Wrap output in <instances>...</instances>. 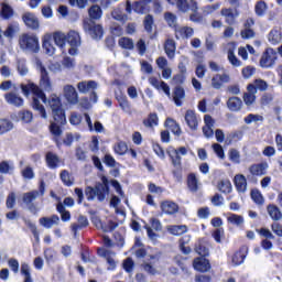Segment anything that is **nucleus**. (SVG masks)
<instances>
[{
  "label": "nucleus",
  "mask_w": 282,
  "mask_h": 282,
  "mask_svg": "<svg viewBox=\"0 0 282 282\" xmlns=\"http://www.w3.org/2000/svg\"><path fill=\"white\" fill-rule=\"evenodd\" d=\"M36 68L40 70V87L34 83L22 84L21 89L25 96H30L32 94V107L35 111H39L41 118L46 120L47 112L45 111V105L47 102V97H45V93L43 91H52L53 85L52 79H50V74L45 66H43V62L41 59H36Z\"/></svg>",
  "instance_id": "1"
},
{
  "label": "nucleus",
  "mask_w": 282,
  "mask_h": 282,
  "mask_svg": "<svg viewBox=\"0 0 282 282\" xmlns=\"http://www.w3.org/2000/svg\"><path fill=\"white\" fill-rule=\"evenodd\" d=\"M88 14L90 19L84 20V30L91 39H102V26L96 24L95 21L102 18V9L98 4L89 8Z\"/></svg>",
  "instance_id": "2"
},
{
  "label": "nucleus",
  "mask_w": 282,
  "mask_h": 282,
  "mask_svg": "<svg viewBox=\"0 0 282 282\" xmlns=\"http://www.w3.org/2000/svg\"><path fill=\"white\" fill-rule=\"evenodd\" d=\"M85 195L88 202H94L96 197L98 202H105V197L109 195V186L102 183H98L95 187L87 186L85 188Z\"/></svg>",
  "instance_id": "3"
},
{
  "label": "nucleus",
  "mask_w": 282,
  "mask_h": 282,
  "mask_svg": "<svg viewBox=\"0 0 282 282\" xmlns=\"http://www.w3.org/2000/svg\"><path fill=\"white\" fill-rule=\"evenodd\" d=\"M19 45L22 52H32L33 54H36L39 50H41L39 37L30 33H24L19 37Z\"/></svg>",
  "instance_id": "4"
},
{
  "label": "nucleus",
  "mask_w": 282,
  "mask_h": 282,
  "mask_svg": "<svg viewBox=\"0 0 282 282\" xmlns=\"http://www.w3.org/2000/svg\"><path fill=\"white\" fill-rule=\"evenodd\" d=\"M48 105L53 111L54 121L58 124H65L67 120L65 119V110H63L61 98L56 95H53L48 99Z\"/></svg>",
  "instance_id": "5"
},
{
  "label": "nucleus",
  "mask_w": 282,
  "mask_h": 282,
  "mask_svg": "<svg viewBox=\"0 0 282 282\" xmlns=\"http://www.w3.org/2000/svg\"><path fill=\"white\" fill-rule=\"evenodd\" d=\"M276 58H279V53L272 47L267 48L260 58V67L264 69L274 67V65H276Z\"/></svg>",
  "instance_id": "6"
},
{
  "label": "nucleus",
  "mask_w": 282,
  "mask_h": 282,
  "mask_svg": "<svg viewBox=\"0 0 282 282\" xmlns=\"http://www.w3.org/2000/svg\"><path fill=\"white\" fill-rule=\"evenodd\" d=\"M167 154L172 160L173 166L180 169L182 166V155H187L188 150L185 147H181L178 149L169 148Z\"/></svg>",
  "instance_id": "7"
},
{
  "label": "nucleus",
  "mask_w": 282,
  "mask_h": 282,
  "mask_svg": "<svg viewBox=\"0 0 282 282\" xmlns=\"http://www.w3.org/2000/svg\"><path fill=\"white\" fill-rule=\"evenodd\" d=\"M66 41L70 45L68 54L70 56H76L78 54V47H80V34L76 31H69Z\"/></svg>",
  "instance_id": "8"
},
{
  "label": "nucleus",
  "mask_w": 282,
  "mask_h": 282,
  "mask_svg": "<svg viewBox=\"0 0 282 282\" xmlns=\"http://www.w3.org/2000/svg\"><path fill=\"white\" fill-rule=\"evenodd\" d=\"M45 195V181H41L39 191H32L23 194V202L26 204V206H30L32 202L36 200L39 196Z\"/></svg>",
  "instance_id": "9"
},
{
  "label": "nucleus",
  "mask_w": 282,
  "mask_h": 282,
  "mask_svg": "<svg viewBox=\"0 0 282 282\" xmlns=\"http://www.w3.org/2000/svg\"><path fill=\"white\" fill-rule=\"evenodd\" d=\"M64 98L68 102V105H78V91H76V87L73 85H66L63 88Z\"/></svg>",
  "instance_id": "10"
},
{
  "label": "nucleus",
  "mask_w": 282,
  "mask_h": 282,
  "mask_svg": "<svg viewBox=\"0 0 282 282\" xmlns=\"http://www.w3.org/2000/svg\"><path fill=\"white\" fill-rule=\"evenodd\" d=\"M176 8L180 10V12H188V10L192 12H197L199 10L197 1L195 0H177Z\"/></svg>",
  "instance_id": "11"
},
{
  "label": "nucleus",
  "mask_w": 282,
  "mask_h": 282,
  "mask_svg": "<svg viewBox=\"0 0 282 282\" xmlns=\"http://www.w3.org/2000/svg\"><path fill=\"white\" fill-rule=\"evenodd\" d=\"M268 169H270L268 162L256 163L249 166V173L253 177H262V175H265V173H268Z\"/></svg>",
  "instance_id": "12"
},
{
  "label": "nucleus",
  "mask_w": 282,
  "mask_h": 282,
  "mask_svg": "<svg viewBox=\"0 0 282 282\" xmlns=\"http://www.w3.org/2000/svg\"><path fill=\"white\" fill-rule=\"evenodd\" d=\"M204 123L205 126L203 127V133L205 138L210 139L215 135V119L210 117V115H205L204 117Z\"/></svg>",
  "instance_id": "13"
},
{
  "label": "nucleus",
  "mask_w": 282,
  "mask_h": 282,
  "mask_svg": "<svg viewBox=\"0 0 282 282\" xmlns=\"http://www.w3.org/2000/svg\"><path fill=\"white\" fill-rule=\"evenodd\" d=\"M220 14L225 18L228 25H235V23H237V18L239 17V11L237 9L224 8L221 9Z\"/></svg>",
  "instance_id": "14"
},
{
  "label": "nucleus",
  "mask_w": 282,
  "mask_h": 282,
  "mask_svg": "<svg viewBox=\"0 0 282 282\" xmlns=\"http://www.w3.org/2000/svg\"><path fill=\"white\" fill-rule=\"evenodd\" d=\"M226 83H230V75L226 73L216 74L212 78V87L214 89H221Z\"/></svg>",
  "instance_id": "15"
},
{
  "label": "nucleus",
  "mask_w": 282,
  "mask_h": 282,
  "mask_svg": "<svg viewBox=\"0 0 282 282\" xmlns=\"http://www.w3.org/2000/svg\"><path fill=\"white\" fill-rule=\"evenodd\" d=\"M99 257H104L108 263V270H116V260L113 257H116V252L109 250V249H99L98 250Z\"/></svg>",
  "instance_id": "16"
},
{
  "label": "nucleus",
  "mask_w": 282,
  "mask_h": 282,
  "mask_svg": "<svg viewBox=\"0 0 282 282\" xmlns=\"http://www.w3.org/2000/svg\"><path fill=\"white\" fill-rule=\"evenodd\" d=\"M42 47L48 56H54L56 54V47L54 46L52 34L47 33L44 35Z\"/></svg>",
  "instance_id": "17"
},
{
  "label": "nucleus",
  "mask_w": 282,
  "mask_h": 282,
  "mask_svg": "<svg viewBox=\"0 0 282 282\" xmlns=\"http://www.w3.org/2000/svg\"><path fill=\"white\" fill-rule=\"evenodd\" d=\"M23 23L26 25V28H30L31 30H39V18L32 12H25L22 15Z\"/></svg>",
  "instance_id": "18"
},
{
  "label": "nucleus",
  "mask_w": 282,
  "mask_h": 282,
  "mask_svg": "<svg viewBox=\"0 0 282 282\" xmlns=\"http://www.w3.org/2000/svg\"><path fill=\"white\" fill-rule=\"evenodd\" d=\"M149 83L150 85H152V87H154V89H158V90L162 89V91H164L166 97L171 98V87H169L165 82H161L156 77H150Z\"/></svg>",
  "instance_id": "19"
},
{
  "label": "nucleus",
  "mask_w": 282,
  "mask_h": 282,
  "mask_svg": "<svg viewBox=\"0 0 282 282\" xmlns=\"http://www.w3.org/2000/svg\"><path fill=\"white\" fill-rule=\"evenodd\" d=\"M161 210L165 215H175V213H178L180 206L173 200H163L161 203Z\"/></svg>",
  "instance_id": "20"
},
{
  "label": "nucleus",
  "mask_w": 282,
  "mask_h": 282,
  "mask_svg": "<svg viewBox=\"0 0 282 282\" xmlns=\"http://www.w3.org/2000/svg\"><path fill=\"white\" fill-rule=\"evenodd\" d=\"M19 32H21L19 22L13 21V22H10L7 29L3 31V36H6V39H9V41H12V39H14V36L19 34Z\"/></svg>",
  "instance_id": "21"
},
{
  "label": "nucleus",
  "mask_w": 282,
  "mask_h": 282,
  "mask_svg": "<svg viewBox=\"0 0 282 282\" xmlns=\"http://www.w3.org/2000/svg\"><path fill=\"white\" fill-rule=\"evenodd\" d=\"M247 91L243 95V101L247 107H250V105L254 104V100H257V87H254V84H249L247 87Z\"/></svg>",
  "instance_id": "22"
},
{
  "label": "nucleus",
  "mask_w": 282,
  "mask_h": 282,
  "mask_svg": "<svg viewBox=\"0 0 282 282\" xmlns=\"http://www.w3.org/2000/svg\"><path fill=\"white\" fill-rule=\"evenodd\" d=\"M185 122L192 129V131H197V127L199 124V120L197 119V115L193 110H187L185 113Z\"/></svg>",
  "instance_id": "23"
},
{
  "label": "nucleus",
  "mask_w": 282,
  "mask_h": 282,
  "mask_svg": "<svg viewBox=\"0 0 282 282\" xmlns=\"http://www.w3.org/2000/svg\"><path fill=\"white\" fill-rule=\"evenodd\" d=\"M193 267L197 272H208V270H210V262L208 259L200 257L194 260Z\"/></svg>",
  "instance_id": "24"
},
{
  "label": "nucleus",
  "mask_w": 282,
  "mask_h": 282,
  "mask_svg": "<svg viewBox=\"0 0 282 282\" xmlns=\"http://www.w3.org/2000/svg\"><path fill=\"white\" fill-rule=\"evenodd\" d=\"M234 183L238 193H246L248 191V180H246L243 174H237L234 177Z\"/></svg>",
  "instance_id": "25"
},
{
  "label": "nucleus",
  "mask_w": 282,
  "mask_h": 282,
  "mask_svg": "<svg viewBox=\"0 0 282 282\" xmlns=\"http://www.w3.org/2000/svg\"><path fill=\"white\" fill-rule=\"evenodd\" d=\"M199 186H202V183H199L197 174L189 173L187 175V188L191 191V193H197L199 191Z\"/></svg>",
  "instance_id": "26"
},
{
  "label": "nucleus",
  "mask_w": 282,
  "mask_h": 282,
  "mask_svg": "<svg viewBox=\"0 0 282 282\" xmlns=\"http://www.w3.org/2000/svg\"><path fill=\"white\" fill-rule=\"evenodd\" d=\"M195 31L191 26H178L175 29V39H191Z\"/></svg>",
  "instance_id": "27"
},
{
  "label": "nucleus",
  "mask_w": 282,
  "mask_h": 282,
  "mask_svg": "<svg viewBox=\"0 0 282 282\" xmlns=\"http://www.w3.org/2000/svg\"><path fill=\"white\" fill-rule=\"evenodd\" d=\"M97 88H98V83H96L94 80L79 82L77 84V89H78L79 94H88V91H91Z\"/></svg>",
  "instance_id": "28"
},
{
  "label": "nucleus",
  "mask_w": 282,
  "mask_h": 282,
  "mask_svg": "<svg viewBox=\"0 0 282 282\" xmlns=\"http://www.w3.org/2000/svg\"><path fill=\"white\" fill-rule=\"evenodd\" d=\"M4 100H7L8 105H13V107H23V98L17 93L6 94Z\"/></svg>",
  "instance_id": "29"
},
{
  "label": "nucleus",
  "mask_w": 282,
  "mask_h": 282,
  "mask_svg": "<svg viewBox=\"0 0 282 282\" xmlns=\"http://www.w3.org/2000/svg\"><path fill=\"white\" fill-rule=\"evenodd\" d=\"M247 256H248V247L243 246L240 248L239 251H237L232 256L231 261H232L234 265H241V263H243Z\"/></svg>",
  "instance_id": "30"
},
{
  "label": "nucleus",
  "mask_w": 282,
  "mask_h": 282,
  "mask_svg": "<svg viewBox=\"0 0 282 282\" xmlns=\"http://www.w3.org/2000/svg\"><path fill=\"white\" fill-rule=\"evenodd\" d=\"M241 107H243V101L239 97H230L227 100V108L229 109V111H241Z\"/></svg>",
  "instance_id": "31"
},
{
  "label": "nucleus",
  "mask_w": 282,
  "mask_h": 282,
  "mask_svg": "<svg viewBox=\"0 0 282 282\" xmlns=\"http://www.w3.org/2000/svg\"><path fill=\"white\" fill-rule=\"evenodd\" d=\"M40 225L43 226V228H52L53 226H58L61 218L58 215H53L50 217H42L40 218Z\"/></svg>",
  "instance_id": "32"
},
{
  "label": "nucleus",
  "mask_w": 282,
  "mask_h": 282,
  "mask_svg": "<svg viewBox=\"0 0 282 282\" xmlns=\"http://www.w3.org/2000/svg\"><path fill=\"white\" fill-rule=\"evenodd\" d=\"M117 101L119 102V107L120 109H122V111L124 113H128L129 116H131L132 110H131V102L129 101V99L127 98V96L123 95H118L116 97Z\"/></svg>",
  "instance_id": "33"
},
{
  "label": "nucleus",
  "mask_w": 282,
  "mask_h": 282,
  "mask_svg": "<svg viewBox=\"0 0 282 282\" xmlns=\"http://www.w3.org/2000/svg\"><path fill=\"white\" fill-rule=\"evenodd\" d=\"M12 17H14V9L12 8V6L2 2L1 3V19H3L4 21H10V19H12Z\"/></svg>",
  "instance_id": "34"
},
{
  "label": "nucleus",
  "mask_w": 282,
  "mask_h": 282,
  "mask_svg": "<svg viewBox=\"0 0 282 282\" xmlns=\"http://www.w3.org/2000/svg\"><path fill=\"white\" fill-rule=\"evenodd\" d=\"M268 41L271 45H279L282 41L281 29H272L268 35Z\"/></svg>",
  "instance_id": "35"
},
{
  "label": "nucleus",
  "mask_w": 282,
  "mask_h": 282,
  "mask_svg": "<svg viewBox=\"0 0 282 282\" xmlns=\"http://www.w3.org/2000/svg\"><path fill=\"white\" fill-rule=\"evenodd\" d=\"M184 98H186L184 88L177 86L173 93V100H174V104L176 105V107H182V105H183L182 100H184Z\"/></svg>",
  "instance_id": "36"
},
{
  "label": "nucleus",
  "mask_w": 282,
  "mask_h": 282,
  "mask_svg": "<svg viewBox=\"0 0 282 282\" xmlns=\"http://www.w3.org/2000/svg\"><path fill=\"white\" fill-rule=\"evenodd\" d=\"M46 164L48 169H58L61 159L54 152L46 153Z\"/></svg>",
  "instance_id": "37"
},
{
  "label": "nucleus",
  "mask_w": 282,
  "mask_h": 282,
  "mask_svg": "<svg viewBox=\"0 0 282 282\" xmlns=\"http://www.w3.org/2000/svg\"><path fill=\"white\" fill-rule=\"evenodd\" d=\"M165 127L174 133V135H182V128H180V123L172 118H167L165 121Z\"/></svg>",
  "instance_id": "38"
},
{
  "label": "nucleus",
  "mask_w": 282,
  "mask_h": 282,
  "mask_svg": "<svg viewBox=\"0 0 282 282\" xmlns=\"http://www.w3.org/2000/svg\"><path fill=\"white\" fill-rule=\"evenodd\" d=\"M268 214L273 219V221H281L282 213L281 209L276 205H269L267 207Z\"/></svg>",
  "instance_id": "39"
},
{
  "label": "nucleus",
  "mask_w": 282,
  "mask_h": 282,
  "mask_svg": "<svg viewBox=\"0 0 282 282\" xmlns=\"http://www.w3.org/2000/svg\"><path fill=\"white\" fill-rule=\"evenodd\" d=\"M167 230L171 235L180 237V235L188 232V227H186L185 225H172L167 227Z\"/></svg>",
  "instance_id": "40"
},
{
  "label": "nucleus",
  "mask_w": 282,
  "mask_h": 282,
  "mask_svg": "<svg viewBox=\"0 0 282 282\" xmlns=\"http://www.w3.org/2000/svg\"><path fill=\"white\" fill-rule=\"evenodd\" d=\"M52 41H54L55 45H57V47H61V50H63L65 42L67 41V35H65V33L63 32H55L52 35Z\"/></svg>",
  "instance_id": "41"
},
{
  "label": "nucleus",
  "mask_w": 282,
  "mask_h": 282,
  "mask_svg": "<svg viewBox=\"0 0 282 282\" xmlns=\"http://www.w3.org/2000/svg\"><path fill=\"white\" fill-rule=\"evenodd\" d=\"M164 50H165V54L166 56H169L170 58H175V41L174 40H166L165 44H164Z\"/></svg>",
  "instance_id": "42"
},
{
  "label": "nucleus",
  "mask_w": 282,
  "mask_h": 282,
  "mask_svg": "<svg viewBox=\"0 0 282 282\" xmlns=\"http://www.w3.org/2000/svg\"><path fill=\"white\" fill-rule=\"evenodd\" d=\"M93 223L95 224L96 228H101L104 232H111V230H116V226H118L111 221L107 226H104L102 220H100V218H94Z\"/></svg>",
  "instance_id": "43"
},
{
  "label": "nucleus",
  "mask_w": 282,
  "mask_h": 282,
  "mask_svg": "<svg viewBox=\"0 0 282 282\" xmlns=\"http://www.w3.org/2000/svg\"><path fill=\"white\" fill-rule=\"evenodd\" d=\"M78 224L72 225V230L76 235L80 228H87L89 226V220L85 216H79L77 219Z\"/></svg>",
  "instance_id": "44"
},
{
  "label": "nucleus",
  "mask_w": 282,
  "mask_h": 282,
  "mask_svg": "<svg viewBox=\"0 0 282 282\" xmlns=\"http://www.w3.org/2000/svg\"><path fill=\"white\" fill-rule=\"evenodd\" d=\"M59 177L64 186H74V175H72L69 171L63 170L59 174Z\"/></svg>",
  "instance_id": "45"
},
{
  "label": "nucleus",
  "mask_w": 282,
  "mask_h": 282,
  "mask_svg": "<svg viewBox=\"0 0 282 282\" xmlns=\"http://www.w3.org/2000/svg\"><path fill=\"white\" fill-rule=\"evenodd\" d=\"M228 224H232V226L241 227L243 226V216L237 214H228L227 216Z\"/></svg>",
  "instance_id": "46"
},
{
  "label": "nucleus",
  "mask_w": 282,
  "mask_h": 282,
  "mask_svg": "<svg viewBox=\"0 0 282 282\" xmlns=\"http://www.w3.org/2000/svg\"><path fill=\"white\" fill-rule=\"evenodd\" d=\"M1 173L4 175H12L14 173V162L2 161L1 162Z\"/></svg>",
  "instance_id": "47"
},
{
  "label": "nucleus",
  "mask_w": 282,
  "mask_h": 282,
  "mask_svg": "<svg viewBox=\"0 0 282 282\" xmlns=\"http://www.w3.org/2000/svg\"><path fill=\"white\" fill-rule=\"evenodd\" d=\"M254 12L257 17H264L268 12V4L264 1H258L254 7Z\"/></svg>",
  "instance_id": "48"
},
{
  "label": "nucleus",
  "mask_w": 282,
  "mask_h": 282,
  "mask_svg": "<svg viewBox=\"0 0 282 282\" xmlns=\"http://www.w3.org/2000/svg\"><path fill=\"white\" fill-rule=\"evenodd\" d=\"M111 17L112 19H115V21H120L121 23H124V21H127L129 18L127 17V14H124V12H122V9L117 8L111 12Z\"/></svg>",
  "instance_id": "49"
},
{
  "label": "nucleus",
  "mask_w": 282,
  "mask_h": 282,
  "mask_svg": "<svg viewBox=\"0 0 282 282\" xmlns=\"http://www.w3.org/2000/svg\"><path fill=\"white\" fill-rule=\"evenodd\" d=\"M218 191L225 194L232 193V183H230L228 180L220 181L218 183Z\"/></svg>",
  "instance_id": "50"
},
{
  "label": "nucleus",
  "mask_w": 282,
  "mask_h": 282,
  "mask_svg": "<svg viewBox=\"0 0 282 282\" xmlns=\"http://www.w3.org/2000/svg\"><path fill=\"white\" fill-rule=\"evenodd\" d=\"M228 155L230 162L234 164H241V153L237 149H230Z\"/></svg>",
  "instance_id": "51"
},
{
  "label": "nucleus",
  "mask_w": 282,
  "mask_h": 282,
  "mask_svg": "<svg viewBox=\"0 0 282 282\" xmlns=\"http://www.w3.org/2000/svg\"><path fill=\"white\" fill-rule=\"evenodd\" d=\"M245 124H252V122H263V116L249 113L247 117L243 118Z\"/></svg>",
  "instance_id": "52"
},
{
  "label": "nucleus",
  "mask_w": 282,
  "mask_h": 282,
  "mask_svg": "<svg viewBox=\"0 0 282 282\" xmlns=\"http://www.w3.org/2000/svg\"><path fill=\"white\" fill-rule=\"evenodd\" d=\"M164 19L170 28H175V29L177 28V15L171 12H166L164 14Z\"/></svg>",
  "instance_id": "53"
},
{
  "label": "nucleus",
  "mask_w": 282,
  "mask_h": 282,
  "mask_svg": "<svg viewBox=\"0 0 282 282\" xmlns=\"http://www.w3.org/2000/svg\"><path fill=\"white\" fill-rule=\"evenodd\" d=\"M119 46L122 47V50H133L134 47L133 40L129 37H120Z\"/></svg>",
  "instance_id": "54"
},
{
  "label": "nucleus",
  "mask_w": 282,
  "mask_h": 282,
  "mask_svg": "<svg viewBox=\"0 0 282 282\" xmlns=\"http://www.w3.org/2000/svg\"><path fill=\"white\" fill-rule=\"evenodd\" d=\"M158 121H159V118H158V115L156 113H150L148 119L143 120V124L144 127H158Z\"/></svg>",
  "instance_id": "55"
},
{
  "label": "nucleus",
  "mask_w": 282,
  "mask_h": 282,
  "mask_svg": "<svg viewBox=\"0 0 282 282\" xmlns=\"http://www.w3.org/2000/svg\"><path fill=\"white\" fill-rule=\"evenodd\" d=\"M113 149L115 153H117L118 155H124V153L129 151V147H127V143H124V141H120L117 144H115Z\"/></svg>",
  "instance_id": "56"
},
{
  "label": "nucleus",
  "mask_w": 282,
  "mask_h": 282,
  "mask_svg": "<svg viewBox=\"0 0 282 282\" xmlns=\"http://www.w3.org/2000/svg\"><path fill=\"white\" fill-rule=\"evenodd\" d=\"M19 118H20V120H22V122H25L26 124H29V122H32V120H33L32 111H30V110L20 111Z\"/></svg>",
  "instance_id": "57"
},
{
  "label": "nucleus",
  "mask_w": 282,
  "mask_h": 282,
  "mask_svg": "<svg viewBox=\"0 0 282 282\" xmlns=\"http://www.w3.org/2000/svg\"><path fill=\"white\" fill-rule=\"evenodd\" d=\"M251 198L254 202V204H258L260 206L263 205V195H261V192H259L258 189L251 191Z\"/></svg>",
  "instance_id": "58"
},
{
  "label": "nucleus",
  "mask_w": 282,
  "mask_h": 282,
  "mask_svg": "<svg viewBox=\"0 0 282 282\" xmlns=\"http://www.w3.org/2000/svg\"><path fill=\"white\" fill-rule=\"evenodd\" d=\"M63 67H66V69H74L76 67V59L65 56L62 61Z\"/></svg>",
  "instance_id": "59"
},
{
  "label": "nucleus",
  "mask_w": 282,
  "mask_h": 282,
  "mask_svg": "<svg viewBox=\"0 0 282 282\" xmlns=\"http://www.w3.org/2000/svg\"><path fill=\"white\" fill-rule=\"evenodd\" d=\"M133 11L137 12V14H144L147 12V4L144 1H137L133 4Z\"/></svg>",
  "instance_id": "60"
},
{
  "label": "nucleus",
  "mask_w": 282,
  "mask_h": 282,
  "mask_svg": "<svg viewBox=\"0 0 282 282\" xmlns=\"http://www.w3.org/2000/svg\"><path fill=\"white\" fill-rule=\"evenodd\" d=\"M44 258L46 260V263H54V261H56V251L52 249H46L44 251Z\"/></svg>",
  "instance_id": "61"
},
{
  "label": "nucleus",
  "mask_w": 282,
  "mask_h": 282,
  "mask_svg": "<svg viewBox=\"0 0 282 282\" xmlns=\"http://www.w3.org/2000/svg\"><path fill=\"white\" fill-rule=\"evenodd\" d=\"M18 72L20 76H28V66L25 65V59H18Z\"/></svg>",
  "instance_id": "62"
},
{
  "label": "nucleus",
  "mask_w": 282,
  "mask_h": 282,
  "mask_svg": "<svg viewBox=\"0 0 282 282\" xmlns=\"http://www.w3.org/2000/svg\"><path fill=\"white\" fill-rule=\"evenodd\" d=\"M253 86L256 87V91L257 89H259V91H265V89H268V83L263 79H256Z\"/></svg>",
  "instance_id": "63"
},
{
  "label": "nucleus",
  "mask_w": 282,
  "mask_h": 282,
  "mask_svg": "<svg viewBox=\"0 0 282 282\" xmlns=\"http://www.w3.org/2000/svg\"><path fill=\"white\" fill-rule=\"evenodd\" d=\"M271 230L278 237H282V225L280 223H273L271 225Z\"/></svg>",
  "instance_id": "64"
}]
</instances>
